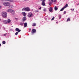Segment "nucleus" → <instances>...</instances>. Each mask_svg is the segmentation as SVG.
I'll return each instance as SVG.
<instances>
[{
	"instance_id": "c9c22d12",
	"label": "nucleus",
	"mask_w": 79,
	"mask_h": 79,
	"mask_svg": "<svg viewBox=\"0 0 79 79\" xmlns=\"http://www.w3.org/2000/svg\"><path fill=\"white\" fill-rule=\"evenodd\" d=\"M2 8V6H0V8Z\"/></svg>"
},
{
	"instance_id": "f704fd0d",
	"label": "nucleus",
	"mask_w": 79,
	"mask_h": 79,
	"mask_svg": "<svg viewBox=\"0 0 79 79\" xmlns=\"http://www.w3.org/2000/svg\"><path fill=\"white\" fill-rule=\"evenodd\" d=\"M2 46V45L0 44V47H1Z\"/></svg>"
},
{
	"instance_id": "f257e3e1",
	"label": "nucleus",
	"mask_w": 79,
	"mask_h": 79,
	"mask_svg": "<svg viewBox=\"0 0 79 79\" xmlns=\"http://www.w3.org/2000/svg\"><path fill=\"white\" fill-rule=\"evenodd\" d=\"M22 11H30V9L29 7H27L25 8H24L22 10Z\"/></svg>"
},
{
	"instance_id": "412c9836",
	"label": "nucleus",
	"mask_w": 79,
	"mask_h": 79,
	"mask_svg": "<svg viewBox=\"0 0 79 79\" xmlns=\"http://www.w3.org/2000/svg\"><path fill=\"white\" fill-rule=\"evenodd\" d=\"M39 11L38 10H35V13H38Z\"/></svg>"
},
{
	"instance_id": "2eb2a0df",
	"label": "nucleus",
	"mask_w": 79,
	"mask_h": 79,
	"mask_svg": "<svg viewBox=\"0 0 79 79\" xmlns=\"http://www.w3.org/2000/svg\"><path fill=\"white\" fill-rule=\"evenodd\" d=\"M70 18H68L67 20V22H68V21H70Z\"/></svg>"
},
{
	"instance_id": "bb28decb",
	"label": "nucleus",
	"mask_w": 79,
	"mask_h": 79,
	"mask_svg": "<svg viewBox=\"0 0 79 79\" xmlns=\"http://www.w3.org/2000/svg\"><path fill=\"white\" fill-rule=\"evenodd\" d=\"M40 1H41V2H45V0H40Z\"/></svg>"
},
{
	"instance_id": "9b49d317",
	"label": "nucleus",
	"mask_w": 79,
	"mask_h": 79,
	"mask_svg": "<svg viewBox=\"0 0 79 79\" xmlns=\"http://www.w3.org/2000/svg\"><path fill=\"white\" fill-rule=\"evenodd\" d=\"M7 21V23H10L11 22V20L10 19H8Z\"/></svg>"
},
{
	"instance_id": "a211bd4d",
	"label": "nucleus",
	"mask_w": 79,
	"mask_h": 79,
	"mask_svg": "<svg viewBox=\"0 0 79 79\" xmlns=\"http://www.w3.org/2000/svg\"><path fill=\"white\" fill-rule=\"evenodd\" d=\"M22 14L23 16H25L26 15V13L25 12H23Z\"/></svg>"
},
{
	"instance_id": "c756f323",
	"label": "nucleus",
	"mask_w": 79,
	"mask_h": 79,
	"mask_svg": "<svg viewBox=\"0 0 79 79\" xmlns=\"http://www.w3.org/2000/svg\"><path fill=\"white\" fill-rule=\"evenodd\" d=\"M4 36H6V33L4 34Z\"/></svg>"
},
{
	"instance_id": "7ed1b4c3",
	"label": "nucleus",
	"mask_w": 79,
	"mask_h": 79,
	"mask_svg": "<svg viewBox=\"0 0 79 79\" xmlns=\"http://www.w3.org/2000/svg\"><path fill=\"white\" fill-rule=\"evenodd\" d=\"M2 16L4 18H5L6 17L7 14L5 12H3L2 13Z\"/></svg>"
},
{
	"instance_id": "39448f33",
	"label": "nucleus",
	"mask_w": 79,
	"mask_h": 79,
	"mask_svg": "<svg viewBox=\"0 0 79 79\" xmlns=\"http://www.w3.org/2000/svg\"><path fill=\"white\" fill-rule=\"evenodd\" d=\"M8 11L10 12V13H15V11L11 9H8Z\"/></svg>"
},
{
	"instance_id": "e433bc0d",
	"label": "nucleus",
	"mask_w": 79,
	"mask_h": 79,
	"mask_svg": "<svg viewBox=\"0 0 79 79\" xmlns=\"http://www.w3.org/2000/svg\"><path fill=\"white\" fill-rule=\"evenodd\" d=\"M71 10H73V9H71Z\"/></svg>"
},
{
	"instance_id": "2f4dec72",
	"label": "nucleus",
	"mask_w": 79,
	"mask_h": 79,
	"mask_svg": "<svg viewBox=\"0 0 79 79\" xmlns=\"http://www.w3.org/2000/svg\"><path fill=\"white\" fill-rule=\"evenodd\" d=\"M52 5V3L51 2H50V3H49V5Z\"/></svg>"
},
{
	"instance_id": "7c9ffc66",
	"label": "nucleus",
	"mask_w": 79,
	"mask_h": 79,
	"mask_svg": "<svg viewBox=\"0 0 79 79\" xmlns=\"http://www.w3.org/2000/svg\"><path fill=\"white\" fill-rule=\"evenodd\" d=\"M15 19H16V20H18V18H15Z\"/></svg>"
},
{
	"instance_id": "473e14b6",
	"label": "nucleus",
	"mask_w": 79,
	"mask_h": 79,
	"mask_svg": "<svg viewBox=\"0 0 79 79\" xmlns=\"http://www.w3.org/2000/svg\"><path fill=\"white\" fill-rule=\"evenodd\" d=\"M41 7H40L39 8V10H41Z\"/></svg>"
},
{
	"instance_id": "cd10ccee",
	"label": "nucleus",
	"mask_w": 79,
	"mask_h": 79,
	"mask_svg": "<svg viewBox=\"0 0 79 79\" xmlns=\"http://www.w3.org/2000/svg\"><path fill=\"white\" fill-rule=\"evenodd\" d=\"M8 1H10V2H11L13 1V0H6Z\"/></svg>"
},
{
	"instance_id": "4468645a",
	"label": "nucleus",
	"mask_w": 79,
	"mask_h": 79,
	"mask_svg": "<svg viewBox=\"0 0 79 79\" xmlns=\"http://www.w3.org/2000/svg\"><path fill=\"white\" fill-rule=\"evenodd\" d=\"M49 11L50 12H52V7H50V9L49 10Z\"/></svg>"
},
{
	"instance_id": "0eeeda50",
	"label": "nucleus",
	"mask_w": 79,
	"mask_h": 79,
	"mask_svg": "<svg viewBox=\"0 0 79 79\" xmlns=\"http://www.w3.org/2000/svg\"><path fill=\"white\" fill-rule=\"evenodd\" d=\"M26 20V17H24L22 20V22H24Z\"/></svg>"
},
{
	"instance_id": "4c0bfd02",
	"label": "nucleus",
	"mask_w": 79,
	"mask_h": 79,
	"mask_svg": "<svg viewBox=\"0 0 79 79\" xmlns=\"http://www.w3.org/2000/svg\"><path fill=\"white\" fill-rule=\"evenodd\" d=\"M74 9H73V11H74Z\"/></svg>"
},
{
	"instance_id": "6ab92c4d",
	"label": "nucleus",
	"mask_w": 79,
	"mask_h": 79,
	"mask_svg": "<svg viewBox=\"0 0 79 79\" xmlns=\"http://www.w3.org/2000/svg\"><path fill=\"white\" fill-rule=\"evenodd\" d=\"M56 0H51V1L52 2V3H54V2H56Z\"/></svg>"
},
{
	"instance_id": "aec40b11",
	"label": "nucleus",
	"mask_w": 79,
	"mask_h": 79,
	"mask_svg": "<svg viewBox=\"0 0 79 79\" xmlns=\"http://www.w3.org/2000/svg\"><path fill=\"white\" fill-rule=\"evenodd\" d=\"M64 7H63L61 9H60V11H63V10L64 9Z\"/></svg>"
},
{
	"instance_id": "9d476101",
	"label": "nucleus",
	"mask_w": 79,
	"mask_h": 79,
	"mask_svg": "<svg viewBox=\"0 0 79 79\" xmlns=\"http://www.w3.org/2000/svg\"><path fill=\"white\" fill-rule=\"evenodd\" d=\"M41 5H43V6H45V2L42 1Z\"/></svg>"
},
{
	"instance_id": "20e7f679",
	"label": "nucleus",
	"mask_w": 79,
	"mask_h": 79,
	"mask_svg": "<svg viewBox=\"0 0 79 79\" xmlns=\"http://www.w3.org/2000/svg\"><path fill=\"white\" fill-rule=\"evenodd\" d=\"M15 31H18V32H17L15 33V35H17V34H18V33L19 32L21 31V30L19 29V28H16L15 29Z\"/></svg>"
},
{
	"instance_id": "a878e982",
	"label": "nucleus",
	"mask_w": 79,
	"mask_h": 79,
	"mask_svg": "<svg viewBox=\"0 0 79 79\" xmlns=\"http://www.w3.org/2000/svg\"><path fill=\"white\" fill-rule=\"evenodd\" d=\"M54 19H55V18L54 17H53L52 18V19H51V21H53V20H54Z\"/></svg>"
},
{
	"instance_id": "58836bf2",
	"label": "nucleus",
	"mask_w": 79,
	"mask_h": 79,
	"mask_svg": "<svg viewBox=\"0 0 79 79\" xmlns=\"http://www.w3.org/2000/svg\"><path fill=\"white\" fill-rule=\"evenodd\" d=\"M0 21H1V19H0Z\"/></svg>"
},
{
	"instance_id": "f3484780",
	"label": "nucleus",
	"mask_w": 79,
	"mask_h": 79,
	"mask_svg": "<svg viewBox=\"0 0 79 79\" xmlns=\"http://www.w3.org/2000/svg\"><path fill=\"white\" fill-rule=\"evenodd\" d=\"M68 4H66L65 5V6H64V7L65 8H66L67 7H68Z\"/></svg>"
},
{
	"instance_id": "393cba45",
	"label": "nucleus",
	"mask_w": 79,
	"mask_h": 79,
	"mask_svg": "<svg viewBox=\"0 0 79 79\" xmlns=\"http://www.w3.org/2000/svg\"><path fill=\"white\" fill-rule=\"evenodd\" d=\"M43 11H46V9L45 8H44L43 9Z\"/></svg>"
},
{
	"instance_id": "f03ea898",
	"label": "nucleus",
	"mask_w": 79,
	"mask_h": 79,
	"mask_svg": "<svg viewBox=\"0 0 79 79\" xmlns=\"http://www.w3.org/2000/svg\"><path fill=\"white\" fill-rule=\"evenodd\" d=\"M3 5L5 6H8L9 5H10V3L9 2H6L3 3Z\"/></svg>"
},
{
	"instance_id": "423d86ee",
	"label": "nucleus",
	"mask_w": 79,
	"mask_h": 79,
	"mask_svg": "<svg viewBox=\"0 0 79 79\" xmlns=\"http://www.w3.org/2000/svg\"><path fill=\"white\" fill-rule=\"evenodd\" d=\"M35 32H36V30L35 29H33L31 31V34H34Z\"/></svg>"
},
{
	"instance_id": "b1692460",
	"label": "nucleus",
	"mask_w": 79,
	"mask_h": 79,
	"mask_svg": "<svg viewBox=\"0 0 79 79\" xmlns=\"http://www.w3.org/2000/svg\"><path fill=\"white\" fill-rule=\"evenodd\" d=\"M2 43L3 44H5V43H6V42L5 41H3L2 42Z\"/></svg>"
},
{
	"instance_id": "ddd939ff",
	"label": "nucleus",
	"mask_w": 79,
	"mask_h": 79,
	"mask_svg": "<svg viewBox=\"0 0 79 79\" xmlns=\"http://www.w3.org/2000/svg\"><path fill=\"white\" fill-rule=\"evenodd\" d=\"M54 9L55 11H56L57 10H58V8H57V7L56 6H55V7Z\"/></svg>"
},
{
	"instance_id": "4be33fe9",
	"label": "nucleus",
	"mask_w": 79,
	"mask_h": 79,
	"mask_svg": "<svg viewBox=\"0 0 79 79\" xmlns=\"http://www.w3.org/2000/svg\"><path fill=\"white\" fill-rule=\"evenodd\" d=\"M24 24V23H21L20 24V25H21L22 26H23V25Z\"/></svg>"
},
{
	"instance_id": "72a5a7b5",
	"label": "nucleus",
	"mask_w": 79,
	"mask_h": 79,
	"mask_svg": "<svg viewBox=\"0 0 79 79\" xmlns=\"http://www.w3.org/2000/svg\"><path fill=\"white\" fill-rule=\"evenodd\" d=\"M31 28H29V31H31Z\"/></svg>"
},
{
	"instance_id": "c85d7f7f",
	"label": "nucleus",
	"mask_w": 79,
	"mask_h": 79,
	"mask_svg": "<svg viewBox=\"0 0 79 79\" xmlns=\"http://www.w3.org/2000/svg\"><path fill=\"white\" fill-rule=\"evenodd\" d=\"M66 11H64V14H66Z\"/></svg>"
},
{
	"instance_id": "6e6552de",
	"label": "nucleus",
	"mask_w": 79,
	"mask_h": 79,
	"mask_svg": "<svg viewBox=\"0 0 79 79\" xmlns=\"http://www.w3.org/2000/svg\"><path fill=\"white\" fill-rule=\"evenodd\" d=\"M28 17L31 18V16H32V14L31 13H29L28 14Z\"/></svg>"
},
{
	"instance_id": "1a4fd4ad",
	"label": "nucleus",
	"mask_w": 79,
	"mask_h": 79,
	"mask_svg": "<svg viewBox=\"0 0 79 79\" xmlns=\"http://www.w3.org/2000/svg\"><path fill=\"white\" fill-rule=\"evenodd\" d=\"M2 22L4 24H6L7 23V21H6V20H3Z\"/></svg>"
},
{
	"instance_id": "5701e85b",
	"label": "nucleus",
	"mask_w": 79,
	"mask_h": 79,
	"mask_svg": "<svg viewBox=\"0 0 79 79\" xmlns=\"http://www.w3.org/2000/svg\"><path fill=\"white\" fill-rule=\"evenodd\" d=\"M12 7H13V6H9V8H12Z\"/></svg>"
},
{
	"instance_id": "f8f14e48",
	"label": "nucleus",
	"mask_w": 79,
	"mask_h": 79,
	"mask_svg": "<svg viewBox=\"0 0 79 79\" xmlns=\"http://www.w3.org/2000/svg\"><path fill=\"white\" fill-rule=\"evenodd\" d=\"M27 23H24V27H27Z\"/></svg>"
},
{
	"instance_id": "dca6fc26",
	"label": "nucleus",
	"mask_w": 79,
	"mask_h": 79,
	"mask_svg": "<svg viewBox=\"0 0 79 79\" xmlns=\"http://www.w3.org/2000/svg\"><path fill=\"white\" fill-rule=\"evenodd\" d=\"M32 26L33 27L35 26H36V23H33Z\"/></svg>"
}]
</instances>
